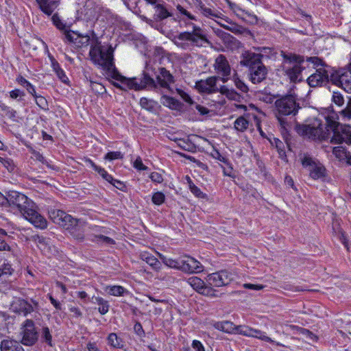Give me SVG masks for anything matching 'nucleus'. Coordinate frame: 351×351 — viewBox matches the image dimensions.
Masks as SVG:
<instances>
[{
  "label": "nucleus",
  "mask_w": 351,
  "mask_h": 351,
  "mask_svg": "<svg viewBox=\"0 0 351 351\" xmlns=\"http://www.w3.org/2000/svg\"><path fill=\"white\" fill-rule=\"evenodd\" d=\"M302 164L304 167L308 169L309 175L313 179L317 180L326 176L325 167L322 164L317 162L312 158L304 156L302 159Z\"/></svg>",
  "instance_id": "obj_10"
},
{
  "label": "nucleus",
  "mask_w": 351,
  "mask_h": 351,
  "mask_svg": "<svg viewBox=\"0 0 351 351\" xmlns=\"http://www.w3.org/2000/svg\"><path fill=\"white\" fill-rule=\"evenodd\" d=\"M40 10L47 14L51 16L58 5L56 0H36Z\"/></svg>",
  "instance_id": "obj_20"
},
{
  "label": "nucleus",
  "mask_w": 351,
  "mask_h": 351,
  "mask_svg": "<svg viewBox=\"0 0 351 351\" xmlns=\"http://www.w3.org/2000/svg\"><path fill=\"white\" fill-rule=\"evenodd\" d=\"M141 258L154 269L158 270L161 267L160 262L156 257L149 253H143Z\"/></svg>",
  "instance_id": "obj_26"
},
{
  "label": "nucleus",
  "mask_w": 351,
  "mask_h": 351,
  "mask_svg": "<svg viewBox=\"0 0 351 351\" xmlns=\"http://www.w3.org/2000/svg\"><path fill=\"white\" fill-rule=\"evenodd\" d=\"M192 347L196 351H204V348L202 343L199 341H197V340L193 341Z\"/></svg>",
  "instance_id": "obj_59"
},
{
  "label": "nucleus",
  "mask_w": 351,
  "mask_h": 351,
  "mask_svg": "<svg viewBox=\"0 0 351 351\" xmlns=\"http://www.w3.org/2000/svg\"><path fill=\"white\" fill-rule=\"evenodd\" d=\"M191 191L196 197H199V198H204L206 196V195L203 192H202L201 190L197 186L193 187V189L192 190H191Z\"/></svg>",
  "instance_id": "obj_62"
},
{
  "label": "nucleus",
  "mask_w": 351,
  "mask_h": 351,
  "mask_svg": "<svg viewBox=\"0 0 351 351\" xmlns=\"http://www.w3.org/2000/svg\"><path fill=\"white\" fill-rule=\"evenodd\" d=\"M250 337H256V338H258L259 339H261L263 341L269 342V343L274 342L270 337H267L265 335V332H264L261 330H259L254 329V328H252Z\"/></svg>",
  "instance_id": "obj_36"
},
{
  "label": "nucleus",
  "mask_w": 351,
  "mask_h": 351,
  "mask_svg": "<svg viewBox=\"0 0 351 351\" xmlns=\"http://www.w3.org/2000/svg\"><path fill=\"white\" fill-rule=\"evenodd\" d=\"M40 338L47 345L52 346V335L47 326H43L40 332Z\"/></svg>",
  "instance_id": "obj_34"
},
{
  "label": "nucleus",
  "mask_w": 351,
  "mask_h": 351,
  "mask_svg": "<svg viewBox=\"0 0 351 351\" xmlns=\"http://www.w3.org/2000/svg\"><path fill=\"white\" fill-rule=\"evenodd\" d=\"M252 328L247 326H236L235 334L243 335L244 336L250 337Z\"/></svg>",
  "instance_id": "obj_38"
},
{
  "label": "nucleus",
  "mask_w": 351,
  "mask_h": 351,
  "mask_svg": "<svg viewBox=\"0 0 351 351\" xmlns=\"http://www.w3.org/2000/svg\"><path fill=\"white\" fill-rule=\"evenodd\" d=\"M338 118L342 121L351 120V97L348 98L346 107L339 112Z\"/></svg>",
  "instance_id": "obj_27"
},
{
  "label": "nucleus",
  "mask_w": 351,
  "mask_h": 351,
  "mask_svg": "<svg viewBox=\"0 0 351 351\" xmlns=\"http://www.w3.org/2000/svg\"><path fill=\"white\" fill-rule=\"evenodd\" d=\"M134 167L139 171L146 170L147 167L143 165L142 159L140 156L137 157L134 162Z\"/></svg>",
  "instance_id": "obj_52"
},
{
  "label": "nucleus",
  "mask_w": 351,
  "mask_h": 351,
  "mask_svg": "<svg viewBox=\"0 0 351 351\" xmlns=\"http://www.w3.org/2000/svg\"><path fill=\"white\" fill-rule=\"evenodd\" d=\"M332 101L337 106H341L344 104L343 95L337 92H334L332 95Z\"/></svg>",
  "instance_id": "obj_43"
},
{
  "label": "nucleus",
  "mask_w": 351,
  "mask_h": 351,
  "mask_svg": "<svg viewBox=\"0 0 351 351\" xmlns=\"http://www.w3.org/2000/svg\"><path fill=\"white\" fill-rule=\"evenodd\" d=\"M155 71L157 89L160 87L171 91L170 85L175 82L173 75L166 68L162 66L155 67Z\"/></svg>",
  "instance_id": "obj_11"
},
{
  "label": "nucleus",
  "mask_w": 351,
  "mask_h": 351,
  "mask_svg": "<svg viewBox=\"0 0 351 351\" xmlns=\"http://www.w3.org/2000/svg\"><path fill=\"white\" fill-rule=\"evenodd\" d=\"M275 99V96L267 93H261L259 99L265 102L266 104H272Z\"/></svg>",
  "instance_id": "obj_47"
},
{
  "label": "nucleus",
  "mask_w": 351,
  "mask_h": 351,
  "mask_svg": "<svg viewBox=\"0 0 351 351\" xmlns=\"http://www.w3.org/2000/svg\"><path fill=\"white\" fill-rule=\"evenodd\" d=\"M301 109L300 104L292 95H286L277 99L274 102V112L280 126L285 129L287 122L284 117L295 116Z\"/></svg>",
  "instance_id": "obj_7"
},
{
  "label": "nucleus",
  "mask_w": 351,
  "mask_h": 351,
  "mask_svg": "<svg viewBox=\"0 0 351 351\" xmlns=\"http://www.w3.org/2000/svg\"><path fill=\"white\" fill-rule=\"evenodd\" d=\"M51 66L58 78L62 82L66 83L68 77L66 76L64 71L61 69L59 63L54 58H51Z\"/></svg>",
  "instance_id": "obj_30"
},
{
  "label": "nucleus",
  "mask_w": 351,
  "mask_h": 351,
  "mask_svg": "<svg viewBox=\"0 0 351 351\" xmlns=\"http://www.w3.org/2000/svg\"><path fill=\"white\" fill-rule=\"evenodd\" d=\"M53 23L55 25L60 29H64L65 27V25L63 24V23L57 17L56 15H53L52 17Z\"/></svg>",
  "instance_id": "obj_57"
},
{
  "label": "nucleus",
  "mask_w": 351,
  "mask_h": 351,
  "mask_svg": "<svg viewBox=\"0 0 351 351\" xmlns=\"http://www.w3.org/2000/svg\"><path fill=\"white\" fill-rule=\"evenodd\" d=\"M30 152L32 154V157L35 158L36 160L40 161L43 164L46 165L49 168H53L49 162L47 161V160L45 158V157L38 152L36 151L35 149H31Z\"/></svg>",
  "instance_id": "obj_39"
},
{
  "label": "nucleus",
  "mask_w": 351,
  "mask_h": 351,
  "mask_svg": "<svg viewBox=\"0 0 351 351\" xmlns=\"http://www.w3.org/2000/svg\"><path fill=\"white\" fill-rule=\"evenodd\" d=\"M123 158V154L121 152H110L107 153L104 157L106 160H112L115 159H121Z\"/></svg>",
  "instance_id": "obj_44"
},
{
  "label": "nucleus",
  "mask_w": 351,
  "mask_h": 351,
  "mask_svg": "<svg viewBox=\"0 0 351 351\" xmlns=\"http://www.w3.org/2000/svg\"><path fill=\"white\" fill-rule=\"evenodd\" d=\"M226 97L230 100L240 101L242 97L240 94L237 93L234 89H230L229 92H228Z\"/></svg>",
  "instance_id": "obj_48"
},
{
  "label": "nucleus",
  "mask_w": 351,
  "mask_h": 351,
  "mask_svg": "<svg viewBox=\"0 0 351 351\" xmlns=\"http://www.w3.org/2000/svg\"><path fill=\"white\" fill-rule=\"evenodd\" d=\"M193 29L191 32H183L170 38L171 40L178 47L188 50L193 47H201L204 44H209L205 31L200 27L191 23Z\"/></svg>",
  "instance_id": "obj_6"
},
{
  "label": "nucleus",
  "mask_w": 351,
  "mask_h": 351,
  "mask_svg": "<svg viewBox=\"0 0 351 351\" xmlns=\"http://www.w3.org/2000/svg\"><path fill=\"white\" fill-rule=\"evenodd\" d=\"M38 306V302L32 300V304L23 299H16L11 305L12 310L26 316L33 312Z\"/></svg>",
  "instance_id": "obj_14"
},
{
  "label": "nucleus",
  "mask_w": 351,
  "mask_h": 351,
  "mask_svg": "<svg viewBox=\"0 0 351 351\" xmlns=\"http://www.w3.org/2000/svg\"><path fill=\"white\" fill-rule=\"evenodd\" d=\"M69 309V311L71 313H73V315H72L73 317L80 318L82 317V312L80 311V309L78 307L74 306H70Z\"/></svg>",
  "instance_id": "obj_51"
},
{
  "label": "nucleus",
  "mask_w": 351,
  "mask_h": 351,
  "mask_svg": "<svg viewBox=\"0 0 351 351\" xmlns=\"http://www.w3.org/2000/svg\"><path fill=\"white\" fill-rule=\"evenodd\" d=\"M107 340L108 343L114 348H123L124 346V341L116 333L109 334Z\"/></svg>",
  "instance_id": "obj_28"
},
{
  "label": "nucleus",
  "mask_w": 351,
  "mask_h": 351,
  "mask_svg": "<svg viewBox=\"0 0 351 351\" xmlns=\"http://www.w3.org/2000/svg\"><path fill=\"white\" fill-rule=\"evenodd\" d=\"M140 105L143 108L149 112H154L157 106V102L153 99L142 97L140 100Z\"/></svg>",
  "instance_id": "obj_32"
},
{
  "label": "nucleus",
  "mask_w": 351,
  "mask_h": 351,
  "mask_svg": "<svg viewBox=\"0 0 351 351\" xmlns=\"http://www.w3.org/2000/svg\"><path fill=\"white\" fill-rule=\"evenodd\" d=\"M243 287L245 289H253V290H261L264 288L262 285H254L250 283H245Z\"/></svg>",
  "instance_id": "obj_55"
},
{
  "label": "nucleus",
  "mask_w": 351,
  "mask_h": 351,
  "mask_svg": "<svg viewBox=\"0 0 351 351\" xmlns=\"http://www.w3.org/2000/svg\"><path fill=\"white\" fill-rule=\"evenodd\" d=\"M0 349L1 351H25L20 342L11 339L2 340Z\"/></svg>",
  "instance_id": "obj_22"
},
{
  "label": "nucleus",
  "mask_w": 351,
  "mask_h": 351,
  "mask_svg": "<svg viewBox=\"0 0 351 351\" xmlns=\"http://www.w3.org/2000/svg\"><path fill=\"white\" fill-rule=\"evenodd\" d=\"M109 183L112 184L114 186H115L117 189L123 191L125 188V184L117 180L114 179L112 182H108Z\"/></svg>",
  "instance_id": "obj_61"
},
{
  "label": "nucleus",
  "mask_w": 351,
  "mask_h": 351,
  "mask_svg": "<svg viewBox=\"0 0 351 351\" xmlns=\"http://www.w3.org/2000/svg\"><path fill=\"white\" fill-rule=\"evenodd\" d=\"M4 199L5 202L2 206L16 209L37 228L43 230L47 228V220L35 209V204L26 195L16 191H10L4 195Z\"/></svg>",
  "instance_id": "obj_3"
},
{
  "label": "nucleus",
  "mask_w": 351,
  "mask_h": 351,
  "mask_svg": "<svg viewBox=\"0 0 351 351\" xmlns=\"http://www.w3.org/2000/svg\"><path fill=\"white\" fill-rule=\"evenodd\" d=\"M249 126V121L243 117L241 116L238 117L234 123V127L239 132L245 131Z\"/></svg>",
  "instance_id": "obj_31"
},
{
  "label": "nucleus",
  "mask_w": 351,
  "mask_h": 351,
  "mask_svg": "<svg viewBox=\"0 0 351 351\" xmlns=\"http://www.w3.org/2000/svg\"><path fill=\"white\" fill-rule=\"evenodd\" d=\"M152 181L156 183H161L163 181V178L162 175L158 172H152L149 176Z\"/></svg>",
  "instance_id": "obj_53"
},
{
  "label": "nucleus",
  "mask_w": 351,
  "mask_h": 351,
  "mask_svg": "<svg viewBox=\"0 0 351 351\" xmlns=\"http://www.w3.org/2000/svg\"><path fill=\"white\" fill-rule=\"evenodd\" d=\"M36 104L43 109H46L48 106L47 101L41 95H36L34 97Z\"/></svg>",
  "instance_id": "obj_45"
},
{
  "label": "nucleus",
  "mask_w": 351,
  "mask_h": 351,
  "mask_svg": "<svg viewBox=\"0 0 351 351\" xmlns=\"http://www.w3.org/2000/svg\"><path fill=\"white\" fill-rule=\"evenodd\" d=\"M218 78L219 77L212 76L205 80L198 81L195 83V88L202 93L212 94L218 93V88L217 87Z\"/></svg>",
  "instance_id": "obj_18"
},
{
  "label": "nucleus",
  "mask_w": 351,
  "mask_h": 351,
  "mask_svg": "<svg viewBox=\"0 0 351 351\" xmlns=\"http://www.w3.org/2000/svg\"><path fill=\"white\" fill-rule=\"evenodd\" d=\"M214 66L216 73L221 75L222 82H226L231 73V68L226 58L223 55H219L215 59Z\"/></svg>",
  "instance_id": "obj_15"
},
{
  "label": "nucleus",
  "mask_w": 351,
  "mask_h": 351,
  "mask_svg": "<svg viewBox=\"0 0 351 351\" xmlns=\"http://www.w3.org/2000/svg\"><path fill=\"white\" fill-rule=\"evenodd\" d=\"M124 291L125 289L121 286H112L109 287L108 293L114 296H120L123 295Z\"/></svg>",
  "instance_id": "obj_41"
},
{
  "label": "nucleus",
  "mask_w": 351,
  "mask_h": 351,
  "mask_svg": "<svg viewBox=\"0 0 351 351\" xmlns=\"http://www.w3.org/2000/svg\"><path fill=\"white\" fill-rule=\"evenodd\" d=\"M24 95V93L20 90L19 89L13 90L10 93V96L12 99H16L19 97H23Z\"/></svg>",
  "instance_id": "obj_58"
},
{
  "label": "nucleus",
  "mask_w": 351,
  "mask_h": 351,
  "mask_svg": "<svg viewBox=\"0 0 351 351\" xmlns=\"http://www.w3.org/2000/svg\"><path fill=\"white\" fill-rule=\"evenodd\" d=\"M155 10L156 11L154 15V18L156 21H161L171 16V13L162 4H156Z\"/></svg>",
  "instance_id": "obj_25"
},
{
  "label": "nucleus",
  "mask_w": 351,
  "mask_h": 351,
  "mask_svg": "<svg viewBox=\"0 0 351 351\" xmlns=\"http://www.w3.org/2000/svg\"><path fill=\"white\" fill-rule=\"evenodd\" d=\"M14 269L6 260L0 261V281L7 282L10 280V277L12 275Z\"/></svg>",
  "instance_id": "obj_23"
},
{
  "label": "nucleus",
  "mask_w": 351,
  "mask_h": 351,
  "mask_svg": "<svg viewBox=\"0 0 351 351\" xmlns=\"http://www.w3.org/2000/svg\"><path fill=\"white\" fill-rule=\"evenodd\" d=\"M332 84L341 87L347 93H351V67L340 69L330 75Z\"/></svg>",
  "instance_id": "obj_8"
},
{
  "label": "nucleus",
  "mask_w": 351,
  "mask_h": 351,
  "mask_svg": "<svg viewBox=\"0 0 351 351\" xmlns=\"http://www.w3.org/2000/svg\"><path fill=\"white\" fill-rule=\"evenodd\" d=\"M232 280L231 273L227 270L210 274L207 276V282L210 286L219 287L228 285Z\"/></svg>",
  "instance_id": "obj_13"
},
{
  "label": "nucleus",
  "mask_w": 351,
  "mask_h": 351,
  "mask_svg": "<svg viewBox=\"0 0 351 351\" xmlns=\"http://www.w3.org/2000/svg\"><path fill=\"white\" fill-rule=\"evenodd\" d=\"M107 182H112L114 180L112 176L102 167H99V168L96 171Z\"/></svg>",
  "instance_id": "obj_46"
},
{
  "label": "nucleus",
  "mask_w": 351,
  "mask_h": 351,
  "mask_svg": "<svg viewBox=\"0 0 351 351\" xmlns=\"http://www.w3.org/2000/svg\"><path fill=\"white\" fill-rule=\"evenodd\" d=\"M69 230L75 239L82 241L84 239V223L72 217V220L64 228Z\"/></svg>",
  "instance_id": "obj_17"
},
{
  "label": "nucleus",
  "mask_w": 351,
  "mask_h": 351,
  "mask_svg": "<svg viewBox=\"0 0 351 351\" xmlns=\"http://www.w3.org/2000/svg\"><path fill=\"white\" fill-rule=\"evenodd\" d=\"M215 329L226 333H234L236 326L230 321L217 322L213 324Z\"/></svg>",
  "instance_id": "obj_24"
},
{
  "label": "nucleus",
  "mask_w": 351,
  "mask_h": 351,
  "mask_svg": "<svg viewBox=\"0 0 351 351\" xmlns=\"http://www.w3.org/2000/svg\"><path fill=\"white\" fill-rule=\"evenodd\" d=\"M158 255L160 258L162 260L165 265L171 268H176L180 270V258L177 260H174L172 258H167L166 256L160 254H159Z\"/></svg>",
  "instance_id": "obj_33"
},
{
  "label": "nucleus",
  "mask_w": 351,
  "mask_h": 351,
  "mask_svg": "<svg viewBox=\"0 0 351 351\" xmlns=\"http://www.w3.org/2000/svg\"><path fill=\"white\" fill-rule=\"evenodd\" d=\"M134 330L135 333L139 337H143L145 335V332L143 328L142 325L139 322H136L134 326Z\"/></svg>",
  "instance_id": "obj_54"
},
{
  "label": "nucleus",
  "mask_w": 351,
  "mask_h": 351,
  "mask_svg": "<svg viewBox=\"0 0 351 351\" xmlns=\"http://www.w3.org/2000/svg\"><path fill=\"white\" fill-rule=\"evenodd\" d=\"M64 39L69 43H74V38L72 36V34L70 31L65 30L64 32Z\"/></svg>",
  "instance_id": "obj_64"
},
{
  "label": "nucleus",
  "mask_w": 351,
  "mask_h": 351,
  "mask_svg": "<svg viewBox=\"0 0 351 351\" xmlns=\"http://www.w3.org/2000/svg\"><path fill=\"white\" fill-rule=\"evenodd\" d=\"M180 270L186 273H199L203 270L202 265L194 258L185 256L180 258Z\"/></svg>",
  "instance_id": "obj_16"
},
{
  "label": "nucleus",
  "mask_w": 351,
  "mask_h": 351,
  "mask_svg": "<svg viewBox=\"0 0 351 351\" xmlns=\"http://www.w3.org/2000/svg\"><path fill=\"white\" fill-rule=\"evenodd\" d=\"M49 216L54 223L64 228L67 223L72 220V217L61 210H54L50 212Z\"/></svg>",
  "instance_id": "obj_19"
},
{
  "label": "nucleus",
  "mask_w": 351,
  "mask_h": 351,
  "mask_svg": "<svg viewBox=\"0 0 351 351\" xmlns=\"http://www.w3.org/2000/svg\"><path fill=\"white\" fill-rule=\"evenodd\" d=\"M263 55L246 51L241 55L240 64L247 67V75L250 81L254 84H260L267 77L268 70L263 63Z\"/></svg>",
  "instance_id": "obj_5"
},
{
  "label": "nucleus",
  "mask_w": 351,
  "mask_h": 351,
  "mask_svg": "<svg viewBox=\"0 0 351 351\" xmlns=\"http://www.w3.org/2000/svg\"><path fill=\"white\" fill-rule=\"evenodd\" d=\"M95 239H93V238H90V239L93 241H102L104 243H106L108 245H112V244H114V241L108 237H106V236H104V235H101V234H99V235H95L94 236Z\"/></svg>",
  "instance_id": "obj_42"
},
{
  "label": "nucleus",
  "mask_w": 351,
  "mask_h": 351,
  "mask_svg": "<svg viewBox=\"0 0 351 351\" xmlns=\"http://www.w3.org/2000/svg\"><path fill=\"white\" fill-rule=\"evenodd\" d=\"M49 299L51 302V303L53 304V306L56 308V310H61L62 309V304L60 302L56 300L52 295H48Z\"/></svg>",
  "instance_id": "obj_56"
},
{
  "label": "nucleus",
  "mask_w": 351,
  "mask_h": 351,
  "mask_svg": "<svg viewBox=\"0 0 351 351\" xmlns=\"http://www.w3.org/2000/svg\"><path fill=\"white\" fill-rule=\"evenodd\" d=\"M160 102L163 106L171 108H176L178 104V101L177 99L167 95L162 96Z\"/></svg>",
  "instance_id": "obj_35"
},
{
  "label": "nucleus",
  "mask_w": 351,
  "mask_h": 351,
  "mask_svg": "<svg viewBox=\"0 0 351 351\" xmlns=\"http://www.w3.org/2000/svg\"><path fill=\"white\" fill-rule=\"evenodd\" d=\"M285 183L288 186L293 189L294 190H297V189L295 187L294 182L292 178L289 176H286L285 178Z\"/></svg>",
  "instance_id": "obj_63"
},
{
  "label": "nucleus",
  "mask_w": 351,
  "mask_h": 351,
  "mask_svg": "<svg viewBox=\"0 0 351 351\" xmlns=\"http://www.w3.org/2000/svg\"><path fill=\"white\" fill-rule=\"evenodd\" d=\"M322 65L318 66H313L315 69V72L312 73L306 80L308 84L311 87H318L326 84L329 80L328 71L326 69L328 65L322 60Z\"/></svg>",
  "instance_id": "obj_9"
},
{
  "label": "nucleus",
  "mask_w": 351,
  "mask_h": 351,
  "mask_svg": "<svg viewBox=\"0 0 351 351\" xmlns=\"http://www.w3.org/2000/svg\"><path fill=\"white\" fill-rule=\"evenodd\" d=\"M202 13L206 17L213 19V18H218L219 14L218 13H216L213 12L210 8L204 7L202 10Z\"/></svg>",
  "instance_id": "obj_49"
},
{
  "label": "nucleus",
  "mask_w": 351,
  "mask_h": 351,
  "mask_svg": "<svg viewBox=\"0 0 351 351\" xmlns=\"http://www.w3.org/2000/svg\"><path fill=\"white\" fill-rule=\"evenodd\" d=\"M195 107L201 115H206L209 112V110L207 108L199 104H196Z\"/></svg>",
  "instance_id": "obj_60"
},
{
  "label": "nucleus",
  "mask_w": 351,
  "mask_h": 351,
  "mask_svg": "<svg viewBox=\"0 0 351 351\" xmlns=\"http://www.w3.org/2000/svg\"><path fill=\"white\" fill-rule=\"evenodd\" d=\"M187 282L194 289L204 294H208L211 290L210 287L205 286L204 282L201 278L196 276L190 277Z\"/></svg>",
  "instance_id": "obj_21"
},
{
  "label": "nucleus",
  "mask_w": 351,
  "mask_h": 351,
  "mask_svg": "<svg viewBox=\"0 0 351 351\" xmlns=\"http://www.w3.org/2000/svg\"><path fill=\"white\" fill-rule=\"evenodd\" d=\"M165 199V196L162 192H156L154 193L152 195V202L156 205H161L164 203Z\"/></svg>",
  "instance_id": "obj_40"
},
{
  "label": "nucleus",
  "mask_w": 351,
  "mask_h": 351,
  "mask_svg": "<svg viewBox=\"0 0 351 351\" xmlns=\"http://www.w3.org/2000/svg\"><path fill=\"white\" fill-rule=\"evenodd\" d=\"M211 155L214 158L222 162L224 164L229 165V161L228 158L222 156L219 151L215 150Z\"/></svg>",
  "instance_id": "obj_50"
},
{
  "label": "nucleus",
  "mask_w": 351,
  "mask_h": 351,
  "mask_svg": "<svg viewBox=\"0 0 351 351\" xmlns=\"http://www.w3.org/2000/svg\"><path fill=\"white\" fill-rule=\"evenodd\" d=\"M89 56L91 61L103 69L104 75L107 77L119 81L126 85L129 89L135 90L157 89L155 67L152 65L147 64L145 65L141 79L138 80L136 77L127 78L122 76L116 69L113 62L112 49H109L105 51L101 49L100 46L96 45L91 46Z\"/></svg>",
  "instance_id": "obj_1"
},
{
  "label": "nucleus",
  "mask_w": 351,
  "mask_h": 351,
  "mask_svg": "<svg viewBox=\"0 0 351 351\" xmlns=\"http://www.w3.org/2000/svg\"><path fill=\"white\" fill-rule=\"evenodd\" d=\"M23 338L21 343L32 346L38 340V334L36 330L34 322L32 319H26L23 324Z\"/></svg>",
  "instance_id": "obj_12"
},
{
  "label": "nucleus",
  "mask_w": 351,
  "mask_h": 351,
  "mask_svg": "<svg viewBox=\"0 0 351 351\" xmlns=\"http://www.w3.org/2000/svg\"><path fill=\"white\" fill-rule=\"evenodd\" d=\"M339 123L328 117L326 123L323 124L322 120L314 119L306 124H297L296 132L302 136L314 141H325L330 138L332 143H346L351 145V134L349 135L345 131L340 132Z\"/></svg>",
  "instance_id": "obj_2"
},
{
  "label": "nucleus",
  "mask_w": 351,
  "mask_h": 351,
  "mask_svg": "<svg viewBox=\"0 0 351 351\" xmlns=\"http://www.w3.org/2000/svg\"><path fill=\"white\" fill-rule=\"evenodd\" d=\"M92 302L95 304H97L99 307L98 308L99 312L101 315H105L108 312L109 310V304L108 301L105 300L104 298L101 297H93Z\"/></svg>",
  "instance_id": "obj_29"
},
{
  "label": "nucleus",
  "mask_w": 351,
  "mask_h": 351,
  "mask_svg": "<svg viewBox=\"0 0 351 351\" xmlns=\"http://www.w3.org/2000/svg\"><path fill=\"white\" fill-rule=\"evenodd\" d=\"M234 82L236 87L243 93H247L249 88L237 76H234Z\"/></svg>",
  "instance_id": "obj_37"
},
{
  "label": "nucleus",
  "mask_w": 351,
  "mask_h": 351,
  "mask_svg": "<svg viewBox=\"0 0 351 351\" xmlns=\"http://www.w3.org/2000/svg\"><path fill=\"white\" fill-rule=\"evenodd\" d=\"M283 71L291 82H297L302 80V72L311 65L318 66L322 65V59L317 56H304L295 54H283Z\"/></svg>",
  "instance_id": "obj_4"
}]
</instances>
